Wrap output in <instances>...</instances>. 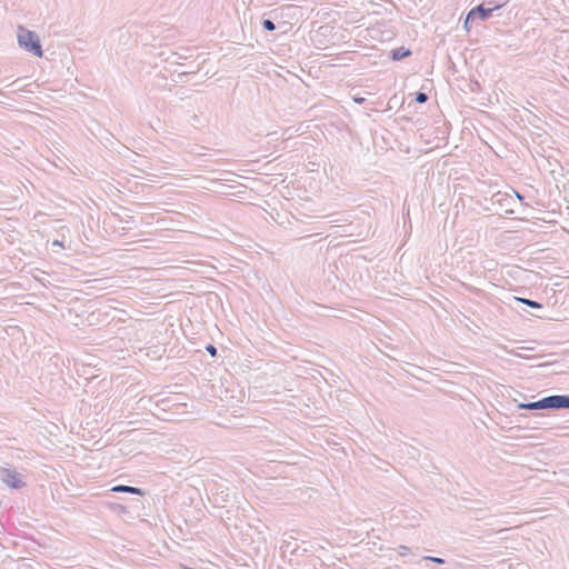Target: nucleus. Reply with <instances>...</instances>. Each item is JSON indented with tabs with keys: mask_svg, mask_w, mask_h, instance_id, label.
Instances as JSON below:
<instances>
[{
	"mask_svg": "<svg viewBox=\"0 0 569 569\" xmlns=\"http://www.w3.org/2000/svg\"><path fill=\"white\" fill-rule=\"evenodd\" d=\"M17 39L19 46L26 51L41 58L43 56L42 46L39 36L22 26L18 27Z\"/></svg>",
	"mask_w": 569,
	"mask_h": 569,
	"instance_id": "1",
	"label": "nucleus"
},
{
	"mask_svg": "<svg viewBox=\"0 0 569 569\" xmlns=\"http://www.w3.org/2000/svg\"><path fill=\"white\" fill-rule=\"evenodd\" d=\"M540 410L569 409V395H552L539 399Z\"/></svg>",
	"mask_w": 569,
	"mask_h": 569,
	"instance_id": "2",
	"label": "nucleus"
},
{
	"mask_svg": "<svg viewBox=\"0 0 569 569\" xmlns=\"http://www.w3.org/2000/svg\"><path fill=\"white\" fill-rule=\"evenodd\" d=\"M491 7H485V3L478 4L469 11V18L480 19L482 21L488 20L496 10H499L503 3L492 1L488 2Z\"/></svg>",
	"mask_w": 569,
	"mask_h": 569,
	"instance_id": "3",
	"label": "nucleus"
},
{
	"mask_svg": "<svg viewBox=\"0 0 569 569\" xmlns=\"http://www.w3.org/2000/svg\"><path fill=\"white\" fill-rule=\"evenodd\" d=\"M0 478L8 487L13 489H20L26 485L21 478V475L16 470L2 469Z\"/></svg>",
	"mask_w": 569,
	"mask_h": 569,
	"instance_id": "4",
	"label": "nucleus"
},
{
	"mask_svg": "<svg viewBox=\"0 0 569 569\" xmlns=\"http://www.w3.org/2000/svg\"><path fill=\"white\" fill-rule=\"evenodd\" d=\"M110 491L120 492V493H130V495H137V496H144V493H146L141 488L126 486V485L113 486L110 489Z\"/></svg>",
	"mask_w": 569,
	"mask_h": 569,
	"instance_id": "5",
	"label": "nucleus"
},
{
	"mask_svg": "<svg viewBox=\"0 0 569 569\" xmlns=\"http://www.w3.org/2000/svg\"><path fill=\"white\" fill-rule=\"evenodd\" d=\"M281 550L284 555H303L305 552H307V549H302L300 552L299 546L292 541H284L283 545L281 546Z\"/></svg>",
	"mask_w": 569,
	"mask_h": 569,
	"instance_id": "6",
	"label": "nucleus"
},
{
	"mask_svg": "<svg viewBox=\"0 0 569 569\" xmlns=\"http://www.w3.org/2000/svg\"><path fill=\"white\" fill-rule=\"evenodd\" d=\"M409 56H411V50L406 47L396 48L390 52V57L393 61L402 60Z\"/></svg>",
	"mask_w": 569,
	"mask_h": 569,
	"instance_id": "7",
	"label": "nucleus"
},
{
	"mask_svg": "<svg viewBox=\"0 0 569 569\" xmlns=\"http://www.w3.org/2000/svg\"><path fill=\"white\" fill-rule=\"evenodd\" d=\"M518 302H521L530 308H535V309H541L542 308V303L536 301V300H531V299H527V298H519V297H516L515 298Z\"/></svg>",
	"mask_w": 569,
	"mask_h": 569,
	"instance_id": "8",
	"label": "nucleus"
},
{
	"mask_svg": "<svg viewBox=\"0 0 569 569\" xmlns=\"http://www.w3.org/2000/svg\"><path fill=\"white\" fill-rule=\"evenodd\" d=\"M517 408L523 410H540L539 400L532 402H520L517 405Z\"/></svg>",
	"mask_w": 569,
	"mask_h": 569,
	"instance_id": "9",
	"label": "nucleus"
},
{
	"mask_svg": "<svg viewBox=\"0 0 569 569\" xmlns=\"http://www.w3.org/2000/svg\"><path fill=\"white\" fill-rule=\"evenodd\" d=\"M421 561H431V562H435L437 565H443L446 563V560L443 558H440V557H431V556H425L422 557Z\"/></svg>",
	"mask_w": 569,
	"mask_h": 569,
	"instance_id": "10",
	"label": "nucleus"
},
{
	"mask_svg": "<svg viewBox=\"0 0 569 569\" xmlns=\"http://www.w3.org/2000/svg\"><path fill=\"white\" fill-rule=\"evenodd\" d=\"M261 24H262V28H263L264 30H267V31H273V30H276V24H274V22H273L272 20H270V19H263Z\"/></svg>",
	"mask_w": 569,
	"mask_h": 569,
	"instance_id": "11",
	"label": "nucleus"
},
{
	"mask_svg": "<svg viewBox=\"0 0 569 569\" xmlns=\"http://www.w3.org/2000/svg\"><path fill=\"white\" fill-rule=\"evenodd\" d=\"M186 57L177 53V52H172L171 57H169L167 59V61H169L171 64H180L179 62V59H184Z\"/></svg>",
	"mask_w": 569,
	"mask_h": 569,
	"instance_id": "12",
	"label": "nucleus"
},
{
	"mask_svg": "<svg viewBox=\"0 0 569 569\" xmlns=\"http://www.w3.org/2000/svg\"><path fill=\"white\" fill-rule=\"evenodd\" d=\"M415 101L418 102V103H425L428 101V94L425 93V92H417L416 96H415Z\"/></svg>",
	"mask_w": 569,
	"mask_h": 569,
	"instance_id": "13",
	"label": "nucleus"
},
{
	"mask_svg": "<svg viewBox=\"0 0 569 569\" xmlns=\"http://www.w3.org/2000/svg\"><path fill=\"white\" fill-rule=\"evenodd\" d=\"M398 550H399V555L401 557H405V556L409 555V552H410V548L407 546H403V545L399 546Z\"/></svg>",
	"mask_w": 569,
	"mask_h": 569,
	"instance_id": "14",
	"label": "nucleus"
},
{
	"mask_svg": "<svg viewBox=\"0 0 569 569\" xmlns=\"http://www.w3.org/2000/svg\"><path fill=\"white\" fill-rule=\"evenodd\" d=\"M475 20V18H469V12L467 13L466 16V19H465V22H463V28L467 30V31H470V22Z\"/></svg>",
	"mask_w": 569,
	"mask_h": 569,
	"instance_id": "15",
	"label": "nucleus"
},
{
	"mask_svg": "<svg viewBox=\"0 0 569 569\" xmlns=\"http://www.w3.org/2000/svg\"><path fill=\"white\" fill-rule=\"evenodd\" d=\"M206 350L210 353L211 357L217 356V348L213 345H207Z\"/></svg>",
	"mask_w": 569,
	"mask_h": 569,
	"instance_id": "16",
	"label": "nucleus"
},
{
	"mask_svg": "<svg viewBox=\"0 0 569 569\" xmlns=\"http://www.w3.org/2000/svg\"><path fill=\"white\" fill-rule=\"evenodd\" d=\"M365 100H366V99H365V98H362V97H358V96H355V97H353V101H355L356 103H358V104H362V103L365 102Z\"/></svg>",
	"mask_w": 569,
	"mask_h": 569,
	"instance_id": "17",
	"label": "nucleus"
},
{
	"mask_svg": "<svg viewBox=\"0 0 569 569\" xmlns=\"http://www.w3.org/2000/svg\"><path fill=\"white\" fill-rule=\"evenodd\" d=\"M52 244H53V246H60V247H62V246H63V244H62V242H61V241H59V240H54V241L52 242Z\"/></svg>",
	"mask_w": 569,
	"mask_h": 569,
	"instance_id": "18",
	"label": "nucleus"
},
{
	"mask_svg": "<svg viewBox=\"0 0 569 569\" xmlns=\"http://www.w3.org/2000/svg\"><path fill=\"white\" fill-rule=\"evenodd\" d=\"M121 221H124L126 223H129L130 221H132V217H128L127 219H121Z\"/></svg>",
	"mask_w": 569,
	"mask_h": 569,
	"instance_id": "19",
	"label": "nucleus"
},
{
	"mask_svg": "<svg viewBox=\"0 0 569 569\" xmlns=\"http://www.w3.org/2000/svg\"><path fill=\"white\" fill-rule=\"evenodd\" d=\"M190 72H191V71H183V72H180V73H179V77L181 78V77H183V76H186V74H188V73H190Z\"/></svg>",
	"mask_w": 569,
	"mask_h": 569,
	"instance_id": "20",
	"label": "nucleus"
}]
</instances>
